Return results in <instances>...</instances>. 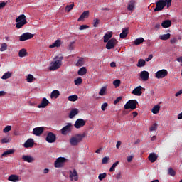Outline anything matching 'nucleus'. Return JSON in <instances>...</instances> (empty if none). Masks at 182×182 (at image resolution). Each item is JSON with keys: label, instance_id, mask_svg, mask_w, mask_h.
I'll return each mask as SVG.
<instances>
[{"label": "nucleus", "instance_id": "f257e3e1", "mask_svg": "<svg viewBox=\"0 0 182 182\" xmlns=\"http://www.w3.org/2000/svg\"><path fill=\"white\" fill-rule=\"evenodd\" d=\"M62 60H63L62 55L55 57L54 61L51 62V66L49 67V70L53 71L59 69L62 66Z\"/></svg>", "mask_w": 182, "mask_h": 182}, {"label": "nucleus", "instance_id": "f03ea898", "mask_svg": "<svg viewBox=\"0 0 182 182\" xmlns=\"http://www.w3.org/2000/svg\"><path fill=\"white\" fill-rule=\"evenodd\" d=\"M84 137H86V134H77L74 136H72L70 139V146H77L82 140H83Z\"/></svg>", "mask_w": 182, "mask_h": 182}, {"label": "nucleus", "instance_id": "7ed1b4c3", "mask_svg": "<svg viewBox=\"0 0 182 182\" xmlns=\"http://www.w3.org/2000/svg\"><path fill=\"white\" fill-rule=\"evenodd\" d=\"M16 28H18V29L23 28L24 25H26V23H28V21L26 20V16H25V14L20 15L18 18H16Z\"/></svg>", "mask_w": 182, "mask_h": 182}, {"label": "nucleus", "instance_id": "20e7f679", "mask_svg": "<svg viewBox=\"0 0 182 182\" xmlns=\"http://www.w3.org/2000/svg\"><path fill=\"white\" fill-rule=\"evenodd\" d=\"M138 102L136 100H129L124 107V109L125 110H129V109H131V110H134L137 107Z\"/></svg>", "mask_w": 182, "mask_h": 182}, {"label": "nucleus", "instance_id": "39448f33", "mask_svg": "<svg viewBox=\"0 0 182 182\" xmlns=\"http://www.w3.org/2000/svg\"><path fill=\"white\" fill-rule=\"evenodd\" d=\"M68 161V159L65 157H58L54 162V167L55 168H61L65 166V164Z\"/></svg>", "mask_w": 182, "mask_h": 182}, {"label": "nucleus", "instance_id": "423d86ee", "mask_svg": "<svg viewBox=\"0 0 182 182\" xmlns=\"http://www.w3.org/2000/svg\"><path fill=\"white\" fill-rule=\"evenodd\" d=\"M166 1L164 0H158L156 2V6L154 9V12H159L160 11H163L164 7L166 6Z\"/></svg>", "mask_w": 182, "mask_h": 182}, {"label": "nucleus", "instance_id": "0eeeda50", "mask_svg": "<svg viewBox=\"0 0 182 182\" xmlns=\"http://www.w3.org/2000/svg\"><path fill=\"white\" fill-rule=\"evenodd\" d=\"M167 75H168V71L166 69H163L156 73L155 77H156V79H163L164 77H166Z\"/></svg>", "mask_w": 182, "mask_h": 182}, {"label": "nucleus", "instance_id": "6e6552de", "mask_svg": "<svg viewBox=\"0 0 182 182\" xmlns=\"http://www.w3.org/2000/svg\"><path fill=\"white\" fill-rule=\"evenodd\" d=\"M85 126H86V120L82 118L77 119L74 124L75 129H82Z\"/></svg>", "mask_w": 182, "mask_h": 182}, {"label": "nucleus", "instance_id": "1a4fd4ad", "mask_svg": "<svg viewBox=\"0 0 182 182\" xmlns=\"http://www.w3.org/2000/svg\"><path fill=\"white\" fill-rule=\"evenodd\" d=\"M117 43L118 41L116 40V38L109 39L106 44V49H108V50L113 49V48L117 45Z\"/></svg>", "mask_w": 182, "mask_h": 182}, {"label": "nucleus", "instance_id": "9d476101", "mask_svg": "<svg viewBox=\"0 0 182 182\" xmlns=\"http://www.w3.org/2000/svg\"><path fill=\"white\" fill-rule=\"evenodd\" d=\"M71 132H72V123H70V122L67 123V125L63 127L61 129V133L64 136H66V134H68V133H71Z\"/></svg>", "mask_w": 182, "mask_h": 182}, {"label": "nucleus", "instance_id": "9b49d317", "mask_svg": "<svg viewBox=\"0 0 182 182\" xmlns=\"http://www.w3.org/2000/svg\"><path fill=\"white\" fill-rule=\"evenodd\" d=\"M32 38H33V34L29 33V32H27V33H23L20 38H19V41L21 42H23L25 41H28L29 39H32Z\"/></svg>", "mask_w": 182, "mask_h": 182}, {"label": "nucleus", "instance_id": "f8f14e48", "mask_svg": "<svg viewBox=\"0 0 182 182\" xmlns=\"http://www.w3.org/2000/svg\"><path fill=\"white\" fill-rule=\"evenodd\" d=\"M46 140L48 143H55L56 141V135L53 132H48Z\"/></svg>", "mask_w": 182, "mask_h": 182}, {"label": "nucleus", "instance_id": "ddd939ff", "mask_svg": "<svg viewBox=\"0 0 182 182\" xmlns=\"http://www.w3.org/2000/svg\"><path fill=\"white\" fill-rule=\"evenodd\" d=\"M45 131V127H38L33 129V134L34 136H41Z\"/></svg>", "mask_w": 182, "mask_h": 182}, {"label": "nucleus", "instance_id": "4468645a", "mask_svg": "<svg viewBox=\"0 0 182 182\" xmlns=\"http://www.w3.org/2000/svg\"><path fill=\"white\" fill-rule=\"evenodd\" d=\"M144 90L141 85H139L134 88L132 91V94L134 95L135 96H141L143 92L141 90Z\"/></svg>", "mask_w": 182, "mask_h": 182}, {"label": "nucleus", "instance_id": "2eb2a0df", "mask_svg": "<svg viewBox=\"0 0 182 182\" xmlns=\"http://www.w3.org/2000/svg\"><path fill=\"white\" fill-rule=\"evenodd\" d=\"M70 178H71V181H73V180H75V181H77L79 180L76 169H73V171H70Z\"/></svg>", "mask_w": 182, "mask_h": 182}, {"label": "nucleus", "instance_id": "dca6fc26", "mask_svg": "<svg viewBox=\"0 0 182 182\" xmlns=\"http://www.w3.org/2000/svg\"><path fill=\"white\" fill-rule=\"evenodd\" d=\"M33 144H35V141L33 139H28L24 143L23 146L26 149H29L33 147Z\"/></svg>", "mask_w": 182, "mask_h": 182}, {"label": "nucleus", "instance_id": "f3484780", "mask_svg": "<svg viewBox=\"0 0 182 182\" xmlns=\"http://www.w3.org/2000/svg\"><path fill=\"white\" fill-rule=\"evenodd\" d=\"M150 74L147 71H141L140 73V77L144 80V82H147L149 80V77Z\"/></svg>", "mask_w": 182, "mask_h": 182}, {"label": "nucleus", "instance_id": "a211bd4d", "mask_svg": "<svg viewBox=\"0 0 182 182\" xmlns=\"http://www.w3.org/2000/svg\"><path fill=\"white\" fill-rule=\"evenodd\" d=\"M49 105V100L46 97L43 98L41 103L38 105V109H45Z\"/></svg>", "mask_w": 182, "mask_h": 182}, {"label": "nucleus", "instance_id": "6ab92c4d", "mask_svg": "<svg viewBox=\"0 0 182 182\" xmlns=\"http://www.w3.org/2000/svg\"><path fill=\"white\" fill-rule=\"evenodd\" d=\"M22 159L23 161H26L27 163H33V161H35V158L29 155H23Z\"/></svg>", "mask_w": 182, "mask_h": 182}, {"label": "nucleus", "instance_id": "aec40b11", "mask_svg": "<svg viewBox=\"0 0 182 182\" xmlns=\"http://www.w3.org/2000/svg\"><path fill=\"white\" fill-rule=\"evenodd\" d=\"M127 35H129V28H124L122 32L119 34V38L125 39V38H127Z\"/></svg>", "mask_w": 182, "mask_h": 182}, {"label": "nucleus", "instance_id": "412c9836", "mask_svg": "<svg viewBox=\"0 0 182 182\" xmlns=\"http://www.w3.org/2000/svg\"><path fill=\"white\" fill-rule=\"evenodd\" d=\"M8 180H9V181L18 182L21 179L19 178V176L12 174L10 176H9Z\"/></svg>", "mask_w": 182, "mask_h": 182}, {"label": "nucleus", "instance_id": "4be33fe9", "mask_svg": "<svg viewBox=\"0 0 182 182\" xmlns=\"http://www.w3.org/2000/svg\"><path fill=\"white\" fill-rule=\"evenodd\" d=\"M77 114H79V109H77V108H74L71 109L69 114V119H73V117Z\"/></svg>", "mask_w": 182, "mask_h": 182}, {"label": "nucleus", "instance_id": "5701e85b", "mask_svg": "<svg viewBox=\"0 0 182 182\" xmlns=\"http://www.w3.org/2000/svg\"><path fill=\"white\" fill-rule=\"evenodd\" d=\"M112 36H113V32L110 31V32H107L106 34H105L104 36V43H107L109 39L112 38Z\"/></svg>", "mask_w": 182, "mask_h": 182}, {"label": "nucleus", "instance_id": "b1692460", "mask_svg": "<svg viewBox=\"0 0 182 182\" xmlns=\"http://www.w3.org/2000/svg\"><path fill=\"white\" fill-rule=\"evenodd\" d=\"M85 18H89V11H85L80 15V16L77 19L78 22H80V21H83Z\"/></svg>", "mask_w": 182, "mask_h": 182}, {"label": "nucleus", "instance_id": "393cba45", "mask_svg": "<svg viewBox=\"0 0 182 182\" xmlns=\"http://www.w3.org/2000/svg\"><path fill=\"white\" fill-rule=\"evenodd\" d=\"M60 45H62V41L60 40H56L52 45L49 46L50 49H53V48H60Z\"/></svg>", "mask_w": 182, "mask_h": 182}, {"label": "nucleus", "instance_id": "a878e982", "mask_svg": "<svg viewBox=\"0 0 182 182\" xmlns=\"http://www.w3.org/2000/svg\"><path fill=\"white\" fill-rule=\"evenodd\" d=\"M159 156H157V155L154 153H151L149 155V161H151V163H154V161H156L157 160Z\"/></svg>", "mask_w": 182, "mask_h": 182}, {"label": "nucleus", "instance_id": "bb28decb", "mask_svg": "<svg viewBox=\"0 0 182 182\" xmlns=\"http://www.w3.org/2000/svg\"><path fill=\"white\" fill-rule=\"evenodd\" d=\"M162 28H167L171 26V20H165L161 23Z\"/></svg>", "mask_w": 182, "mask_h": 182}, {"label": "nucleus", "instance_id": "cd10ccee", "mask_svg": "<svg viewBox=\"0 0 182 182\" xmlns=\"http://www.w3.org/2000/svg\"><path fill=\"white\" fill-rule=\"evenodd\" d=\"M14 153H15V150H14V149H9L6 151H4L1 154V158L2 159L3 157H8V156H9V154H14Z\"/></svg>", "mask_w": 182, "mask_h": 182}, {"label": "nucleus", "instance_id": "c85d7f7f", "mask_svg": "<svg viewBox=\"0 0 182 182\" xmlns=\"http://www.w3.org/2000/svg\"><path fill=\"white\" fill-rule=\"evenodd\" d=\"M87 73V70L86 69V67H82L79 69L77 74L79 76H83L84 75H86Z\"/></svg>", "mask_w": 182, "mask_h": 182}, {"label": "nucleus", "instance_id": "c756f323", "mask_svg": "<svg viewBox=\"0 0 182 182\" xmlns=\"http://www.w3.org/2000/svg\"><path fill=\"white\" fill-rule=\"evenodd\" d=\"M60 95V93L59 92V90H55L51 92L50 97L51 99H53V97L55 99H58V97H59Z\"/></svg>", "mask_w": 182, "mask_h": 182}, {"label": "nucleus", "instance_id": "7c9ffc66", "mask_svg": "<svg viewBox=\"0 0 182 182\" xmlns=\"http://www.w3.org/2000/svg\"><path fill=\"white\" fill-rule=\"evenodd\" d=\"M85 65V59L83 58H80L77 60V62L75 64V66H77L78 68H80Z\"/></svg>", "mask_w": 182, "mask_h": 182}, {"label": "nucleus", "instance_id": "2f4dec72", "mask_svg": "<svg viewBox=\"0 0 182 182\" xmlns=\"http://www.w3.org/2000/svg\"><path fill=\"white\" fill-rule=\"evenodd\" d=\"M143 42H144V38H136L135 41H134V44L136 46H139V45H141V43H143Z\"/></svg>", "mask_w": 182, "mask_h": 182}, {"label": "nucleus", "instance_id": "473e14b6", "mask_svg": "<svg viewBox=\"0 0 182 182\" xmlns=\"http://www.w3.org/2000/svg\"><path fill=\"white\" fill-rule=\"evenodd\" d=\"M27 53H28L26 52V49L23 48L19 50L18 56H19V58H25V56H26Z\"/></svg>", "mask_w": 182, "mask_h": 182}, {"label": "nucleus", "instance_id": "72a5a7b5", "mask_svg": "<svg viewBox=\"0 0 182 182\" xmlns=\"http://www.w3.org/2000/svg\"><path fill=\"white\" fill-rule=\"evenodd\" d=\"M134 1L132 0L129 4H128L127 9L131 12H133V9H134Z\"/></svg>", "mask_w": 182, "mask_h": 182}, {"label": "nucleus", "instance_id": "f704fd0d", "mask_svg": "<svg viewBox=\"0 0 182 182\" xmlns=\"http://www.w3.org/2000/svg\"><path fill=\"white\" fill-rule=\"evenodd\" d=\"M145 65H146V60L143 59H139L138 60V63L136 65L138 68H143V66H145Z\"/></svg>", "mask_w": 182, "mask_h": 182}, {"label": "nucleus", "instance_id": "c9c22d12", "mask_svg": "<svg viewBox=\"0 0 182 182\" xmlns=\"http://www.w3.org/2000/svg\"><path fill=\"white\" fill-rule=\"evenodd\" d=\"M151 112L154 113V114H157L159 112H160V105H155L152 108Z\"/></svg>", "mask_w": 182, "mask_h": 182}, {"label": "nucleus", "instance_id": "e433bc0d", "mask_svg": "<svg viewBox=\"0 0 182 182\" xmlns=\"http://www.w3.org/2000/svg\"><path fill=\"white\" fill-rule=\"evenodd\" d=\"M77 99H79V97L76 95H70L68 97V100L70 102H76V100H77Z\"/></svg>", "mask_w": 182, "mask_h": 182}, {"label": "nucleus", "instance_id": "4c0bfd02", "mask_svg": "<svg viewBox=\"0 0 182 182\" xmlns=\"http://www.w3.org/2000/svg\"><path fill=\"white\" fill-rule=\"evenodd\" d=\"M11 76H12V73L10 72H7L6 73H4L3 75V76L1 77V79H3L4 80H6V79H9V77H11Z\"/></svg>", "mask_w": 182, "mask_h": 182}, {"label": "nucleus", "instance_id": "58836bf2", "mask_svg": "<svg viewBox=\"0 0 182 182\" xmlns=\"http://www.w3.org/2000/svg\"><path fill=\"white\" fill-rule=\"evenodd\" d=\"M82 82L83 80L82 79V77H79L74 81V83L75 86H80V85H82Z\"/></svg>", "mask_w": 182, "mask_h": 182}, {"label": "nucleus", "instance_id": "ea45409f", "mask_svg": "<svg viewBox=\"0 0 182 182\" xmlns=\"http://www.w3.org/2000/svg\"><path fill=\"white\" fill-rule=\"evenodd\" d=\"M75 6V3H72L70 5H67L65 6V12H70Z\"/></svg>", "mask_w": 182, "mask_h": 182}, {"label": "nucleus", "instance_id": "a19ab883", "mask_svg": "<svg viewBox=\"0 0 182 182\" xmlns=\"http://www.w3.org/2000/svg\"><path fill=\"white\" fill-rule=\"evenodd\" d=\"M6 49H8V44H6V43H1V48H0V52H5Z\"/></svg>", "mask_w": 182, "mask_h": 182}, {"label": "nucleus", "instance_id": "79ce46f5", "mask_svg": "<svg viewBox=\"0 0 182 182\" xmlns=\"http://www.w3.org/2000/svg\"><path fill=\"white\" fill-rule=\"evenodd\" d=\"M170 33L164 34L160 36V39H161V41H167V39H170Z\"/></svg>", "mask_w": 182, "mask_h": 182}, {"label": "nucleus", "instance_id": "37998d69", "mask_svg": "<svg viewBox=\"0 0 182 182\" xmlns=\"http://www.w3.org/2000/svg\"><path fill=\"white\" fill-rule=\"evenodd\" d=\"M119 161H116L115 163H114L113 164H112V166H111V168H109V171H110V173H113V171H115V168H116V167L117 166V164H119Z\"/></svg>", "mask_w": 182, "mask_h": 182}, {"label": "nucleus", "instance_id": "c03bdc74", "mask_svg": "<svg viewBox=\"0 0 182 182\" xmlns=\"http://www.w3.org/2000/svg\"><path fill=\"white\" fill-rule=\"evenodd\" d=\"M168 174H169V176H171V177H174V176H176V171H174L173 168H169L168 170Z\"/></svg>", "mask_w": 182, "mask_h": 182}, {"label": "nucleus", "instance_id": "a18cd8bd", "mask_svg": "<svg viewBox=\"0 0 182 182\" xmlns=\"http://www.w3.org/2000/svg\"><path fill=\"white\" fill-rule=\"evenodd\" d=\"M35 77H33V75H32L31 74H28L26 80L27 82H28V83H32Z\"/></svg>", "mask_w": 182, "mask_h": 182}, {"label": "nucleus", "instance_id": "49530a36", "mask_svg": "<svg viewBox=\"0 0 182 182\" xmlns=\"http://www.w3.org/2000/svg\"><path fill=\"white\" fill-rule=\"evenodd\" d=\"M106 89H107V87L105 86L102 87L100 89V92H99L100 96H105V95H106Z\"/></svg>", "mask_w": 182, "mask_h": 182}, {"label": "nucleus", "instance_id": "de8ad7c7", "mask_svg": "<svg viewBox=\"0 0 182 182\" xmlns=\"http://www.w3.org/2000/svg\"><path fill=\"white\" fill-rule=\"evenodd\" d=\"M106 177H107V174L106 173H100L98 176V180H100V181H102L104 180V178H106Z\"/></svg>", "mask_w": 182, "mask_h": 182}, {"label": "nucleus", "instance_id": "09e8293b", "mask_svg": "<svg viewBox=\"0 0 182 182\" xmlns=\"http://www.w3.org/2000/svg\"><path fill=\"white\" fill-rule=\"evenodd\" d=\"M75 43H76V41H73V42L70 43V44L68 46V50H73L75 49Z\"/></svg>", "mask_w": 182, "mask_h": 182}, {"label": "nucleus", "instance_id": "8fccbe9b", "mask_svg": "<svg viewBox=\"0 0 182 182\" xmlns=\"http://www.w3.org/2000/svg\"><path fill=\"white\" fill-rule=\"evenodd\" d=\"M120 83H121L120 80H115L113 82V85L114 86H115V87H119V86H120Z\"/></svg>", "mask_w": 182, "mask_h": 182}, {"label": "nucleus", "instance_id": "3c124183", "mask_svg": "<svg viewBox=\"0 0 182 182\" xmlns=\"http://www.w3.org/2000/svg\"><path fill=\"white\" fill-rule=\"evenodd\" d=\"M11 129H12V127L8 125V126H6V127L3 129V132H4V133H7V132H11Z\"/></svg>", "mask_w": 182, "mask_h": 182}, {"label": "nucleus", "instance_id": "603ef678", "mask_svg": "<svg viewBox=\"0 0 182 182\" xmlns=\"http://www.w3.org/2000/svg\"><path fill=\"white\" fill-rule=\"evenodd\" d=\"M1 141L4 144L5 143H9V141H11V140L9 139V137H6V138H3Z\"/></svg>", "mask_w": 182, "mask_h": 182}, {"label": "nucleus", "instance_id": "864d4df0", "mask_svg": "<svg viewBox=\"0 0 182 182\" xmlns=\"http://www.w3.org/2000/svg\"><path fill=\"white\" fill-rule=\"evenodd\" d=\"M99 22H100V21L99 19H95L93 21V27L94 28H97V25H99Z\"/></svg>", "mask_w": 182, "mask_h": 182}, {"label": "nucleus", "instance_id": "5fc2aeb1", "mask_svg": "<svg viewBox=\"0 0 182 182\" xmlns=\"http://www.w3.org/2000/svg\"><path fill=\"white\" fill-rule=\"evenodd\" d=\"M154 130H157V124H154L151 127H150V132H154Z\"/></svg>", "mask_w": 182, "mask_h": 182}, {"label": "nucleus", "instance_id": "6e6d98bb", "mask_svg": "<svg viewBox=\"0 0 182 182\" xmlns=\"http://www.w3.org/2000/svg\"><path fill=\"white\" fill-rule=\"evenodd\" d=\"M108 161H109V157L107 156L104 157L102 160V164H107Z\"/></svg>", "mask_w": 182, "mask_h": 182}, {"label": "nucleus", "instance_id": "4d7b16f0", "mask_svg": "<svg viewBox=\"0 0 182 182\" xmlns=\"http://www.w3.org/2000/svg\"><path fill=\"white\" fill-rule=\"evenodd\" d=\"M89 28V26L87 25H81L80 26V31H85V29H87Z\"/></svg>", "mask_w": 182, "mask_h": 182}, {"label": "nucleus", "instance_id": "13d9d810", "mask_svg": "<svg viewBox=\"0 0 182 182\" xmlns=\"http://www.w3.org/2000/svg\"><path fill=\"white\" fill-rule=\"evenodd\" d=\"M164 2H166V5L167 6V8H170L171 6V1L172 0H164Z\"/></svg>", "mask_w": 182, "mask_h": 182}, {"label": "nucleus", "instance_id": "bf43d9fd", "mask_svg": "<svg viewBox=\"0 0 182 182\" xmlns=\"http://www.w3.org/2000/svg\"><path fill=\"white\" fill-rule=\"evenodd\" d=\"M108 105L107 102H105L101 106V109L103 112H105V110H106V107H107Z\"/></svg>", "mask_w": 182, "mask_h": 182}, {"label": "nucleus", "instance_id": "052dcab7", "mask_svg": "<svg viewBox=\"0 0 182 182\" xmlns=\"http://www.w3.org/2000/svg\"><path fill=\"white\" fill-rule=\"evenodd\" d=\"M120 100H122V97H117V99L114 101V105H117Z\"/></svg>", "mask_w": 182, "mask_h": 182}, {"label": "nucleus", "instance_id": "680f3d73", "mask_svg": "<svg viewBox=\"0 0 182 182\" xmlns=\"http://www.w3.org/2000/svg\"><path fill=\"white\" fill-rule=\"evenodd\" d=\"M133 157H134V156L131 155V156H129L127 158V160L128 163H131V161L133 160Z\"/></svg>", "mask_w": 182, "mask_h": 182}, {"label": "nucleus", "instance_id": "e2e57ef3", "mask_svg": "<svg viewBox=\"0 0 182 182\" xmlns=\"http://www.w3.org/2000/svg\"><path fill=\"white\" fill-rule=\"evenodd\" d=\"M117 180H120V178H122V172H119L116 176H115Z\"/></svg>", "mask_w": 182, "mask_h": 182}, {"label": "nucleus", "instance_id": "0e129e2a", "mask_svg": "<svg viewBox=\"0 0 182 182\" xmlns=\"http://www.w3.org/2000/svg\"><path fill=\"white\" fill-rule=\"evenodd\" d=\"M151 59H153V54H150V55L148 56V58L145 59V60H146V62H149V61L151 60Z\"/></svg>", "mask_w": 182, "mask_h": 182}, {"label": "nucleus", "instance_id": "69168bd1", "mask_svg": "<svg viewBox=\"0 0 182 182\" xmlns=\"http://www.w3.org/2000/svg\"><path fill=\"white\" fill-rule=\"evenodd\" d=\"M6 6V3L5 1H2L1 3H0V9H2V8H5Z\"/></svg>", "mask_w": 182, "mask_h": 182}, {"label": "nucleus", "instance_id": "338daca9", "mask_svg": "<svg viewBox=\"0 0 182 182\" xmlns=\"http://www.w3.org/2000/svg\"><path fill=\"white\" fill-rule=\"evenodd\" d=\"M180 95H182V89L179 90L178 92L175 94V96L178 97V96H180Z\"/></svg>", "mask_w": 182, "mask_h": 182}, {"label": "nucleus", "instance_id": "774afa93", "mask_svg": "<svg viewBox=\"0 0 182 182\" xmlns=\"http://www.w3.org/2000/svg\"><path fill=\"white\" fill-rule=\"evenodd\" d=\"M176 60H177V62L181 63V66H182V56L176 59Z\"/></svg>", "mask_w": 182, "mask_h": 182}]
</instances>
